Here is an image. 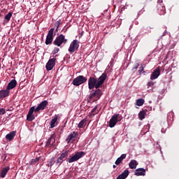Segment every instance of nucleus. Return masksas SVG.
Returning <instances> with one entry per match:
<instances>
[{
	"instance_id": "f257e3e1",
	"label": "nucleus",
	"mask_w": 179,
	"mask_h": 179,
	"mask_svg": "<svg viewBox=\"0 0 179 179\" xmlns=\"http://www.w3.org/2000/svg\"><path fill=\"white\" fill-rule=\"evenodd\" d=\"M107 79V73H103L97 79L96 77H90L88 79V89L92 90V89H99L101 87V85L104 83Z\"/></svg>"
},
{
	"instance_id": "f03ea898",
	"label": "nucleus",
	"mask_w": 179,
	"mask_h": 179,
	"mask_svg": "<svg viewBox=\"0 0 179 179\" xmlns=\"http://www.w3.org/2000/svg\"><path fill=\"white\" fill-rule=\"evenodd\" d=\"M103 94V91L100 89L93 90L90 92V96H89V100H93L94 101H97L101 97Z\"/></svg>"
},
{
	"instance_id": "7ed1b4c3",
	"label": "nucleus",
	"mask_w": 179,
	"mask_h": 179,
	"mask_svg": "<svg viewBox=\"0 0 179 179\" xmlns=\"http://www.w3.org/2000/svg\"><path fill=\"white\" fill-rule=\"evenodd\" d=\"M66 43H68V39L65 38V36L62 34L57 36L53 41L54 45L57 47H61L62 44H66Z\"/></svg>"
},
{
	"instance_id": "20e7f679",
	"label": "nucleus",
	"mask_w": 179,
	"mask_h": 179,
	"mask_svg": "<svg viewBox=\"0 0 179 179\" xmlns=\"http://www.w3.org/2000/svg\"><path fill=\"white\" fill-rule=\"evenodd\" d=\"M86 155V152L83 151L76 152L74 155L67 159L68 163H73V162H78L79 159H82Z\"/></svg>"
},
{
	"instance_id": "39448f33",
	"label": "nucleus",
	"mask_w": 179,
	"mask_h": 179,
	"mask_svg": "<svg viewBox=\"0 0 179 179\" xmlns=\"http://www.w3.org/2000/svg\"><path fill=\"white\" fill-rule=\"evenodd\" d=\"M69 150L64 151L56 160V166H61L68 159Z\"/></svg>"
},
{
	"instance_id": "423d86ee",
	"label": "nucleus",
	"mask_w": 179,
	"mask_h": 179,
	"mask_svg": "<svg viewBox=\"0 0 179 179\" xmlns=\"http://www.w3.org/2000/svg\"><path fill=\"white\" fill-rule=\"evenodd\" d=\"M86 82H87L86 77L78 76L73 80L72 85H73V86H80V85H83V83H86Z\"/></svg>"
},
{
	"instance_id": "0eeeda50",
	"label": "nucleus",
	"mask_w": 179,
	"mask_h": 179,
	"mask_svg": "<svg viewBox=\"0 0 179 179\" xmlns=\"http://www.w3.org/2000/svg\"><path fill=\"white\" fill-rule=\"evenodd\" d=\"M79 41H78L77 39L73 40L71 43L70 46L68 49L69 52H70V54H73V52L78 51V50H79Z\"/></svg>"
},
{
	"instance_id": "6e6552de",
	"label": "nucleus",
	"mask_w": 179,
	"mask_h": 179,
	"mask_svg": "<svg viewBox=\"0 0 179 179\" xmlns=\"http://www.w3.org/2000/svg\"><path fill=\"white\" fill-rule=\"evenodd\" d=\"M54 30H55V28H51L48 31L45 42L46 45H50L52 44V40H54Z\"/></svg>"
},
{
	"instance_id": "1a4fd4ad",
	"label": "nucleus",
	"mask_w": 179,
	"mask_h": 179,
	"mask_svg": "<svg viewBox=\"0 0 179 179\" xmlns=\"http://www.w3.org/2000/svg\"><path fill=\"white\" fill-rule=\"evenodd\" d=\"M48 106V101L44 100L41 101L36 108L35 113H38L40 111H43L47 108Z\"/></svg>"
},
{
	"instance_id": "9d476101",
	"label": "nucleus",
	"mask_w": 179,
	"mask_h": 179,
	"mask_svg": "<svg viewBox=\"0 0 179 179\" xmlns=\"http://www.w3.org/2000/svg\"><path fill=\"white\" fill-rule=\"evenodd\" d=\"M120 117V114H114L109 121V127L110 128H114L117 123L118 122V117Z\"/></svg>"
},
{
	"instance_id": "9b49d317",
	"label": "nucleus",
	"mask_w": 179,
	"mask_h": 179,
	"mask_svg": "<svg viewBox=\"0 0 179 179\" xmlns=\"http://www.w3.org/2000/svg\"><path fill=\"white\" fill-rule=\"evenodd\" d=\"M56 61L57 59L55 58L50 59L45 66L46 71H52V69L55 66Z\"/></svg>"
},
{
	"instance_id": "f8f14e48",
	"label": "nucleus",
	"mask_w": 179,
	"mask_h": 179,
	"mask_svg": "<svg viewBox=\"0 0 179 179\" xmlns=\"http://www.w3.org/2000/svg\"><path fill=\"white\" fill-rule=\"evenodd\" d=\"M160 76V69L159 67L156 68L150 76V80H155Z\"/></svg>"
},
{
	"instance_id": "ddd939ff",
	"label": "nucleus",
	"mask_w": 179,
	"mask_h": 179,
	"mask_svg": "<svg viewBox=\"0 0 179 179\" xmlns=\"http://www.w3.org/2000/svg\"><path fill=\"white\" fill-rule=\"evenodd\" d=\"M79 134L78 133V131H73L71 132L68 137L66 139V142H67V143H70V142L71 141H73L75 139V138H76L77 136H78Z\"/></svg>"
},
{
	"instance_id": "4468645a",
	"label": "nucleus",
	"mask_w": 179,
	"mask_h": 179,
	"mask_svg": "<svg viewBox=\"0 0 179 179\" xmlns=\"http://www.w3.org/2000/svg\"><path fill=\"white\" fill-rule=\"evenodd\" d=\"M134 175L137 176V177H139V176H146V170L143 168H138L135 171Z\"/></svg>"
},
{
	"instance_id": "2eb2a0df",
	"label": "nucleus",
	"mask_w": 179,
	"mask_h": 179,
	"mask_svg": "<svg viewBox=\"0 0 179 179\" xmlns=\"http://www.w3.org/2000/svg\"><path fill=\"white\" fill-rule=\"evenodd\" d=\"M16 85H17V82L16 80H12L7 86V90H12V89H15L16 87Z\"/></svg>"
},
{
	"instance_id": "dca6fc26",
	"label": "nucleus",
	"mask_w": 179,
	"mask_h": 179,
	"mask_svg": "<svg viewBox=\"0 0 179 179\" xmlns=\"http://www.w3.org/2000/svg\"><path fill=\"white\" fill-rule=\"evenodd\" d=\"M10 92L8 90H0V99H5V97H8L9 96Z\"/></svg>"
},
{
	"instance_id": "f3484780",
	"label": "nucleus",
	"mask_w": 179,
	"mask_h": 179,
	"mask_svg": "<svg viewBox=\"0 0 179 179\" xmlns=\"http://www.w3.org/2000/svg\"><path fill=\"white\" fill-rule=\"evenodd\" d=\"M129 176V171L128 169L124 170L120 175H119L116 179H125Z\"/></svg>"
},
{
	"instance_id": "a211bd4d",
	"label": "nucleus",
	"mask_w": 179,
	"mask_h": 179,
	"mask_svg": "<svg viewBox=\"0 0 179 179\" xmlns=\"http://www.w3.org/2000/svg\"><path fill=\"white\" fill-rule=\"evenodd\" d=\"M157 9H158V13L160 15H165V13H166V6H164L162 4H157Z\"/></svg>"
},
{
	"instance_id": "6ab92c4d",
	"label": "nucleus",
	"mask_w": 179,
	"mask_h": 179,
	"mask_svg": "<svg viewBox=\"0 0 179 179\" xmlns=\"http://www.w3.org/2000/svg\"><path fill=\"white\" fill-rule=\"evenodd\" d=\"M15 136H16V131H13L6 134V139H7V141H13Z\"/></svg>"
},
{
	"instance_id": "aec40b11",
	"label": "nucleus",
	"mask_w": 179,
	"mask_h": 179,
	"mask_svg": "<svg viewBox=\"0 0 179 179\" xmlns=\"http://www.w3.org/2000/svg\"><path fill=\"white\" fill-rule=\"evenodd\" d=\"M51 143H55V134H53L50 136L49 139L45 143V146H50V145H51Z\"/></svg>"
},
{
	"instance_id": "412c9836",
	"label": "nucleus",
	"mask_w": 179,
	"mask_h": 179,
	"mask_svg": "<svg viewBox=\"0 0 179 179\" xmlns=\"http://www.w3.org/2000/svg\"><path fill=\"white\" fill-rule=\"evenodd\" d=\"M10 169V168L9 166L3 168L0 173V177H1V178H5V176L8 174V171H9Z\"/></svg>"
},
{
	"instance_id": "4be33fe9",
	"label": "nucleus",
	"mask_w": 179,
	"mask_h": 179,
	"mask_svg": "<svg viewBox=\"0 0 179 179\" xmlns=\"http://www.w3.org/2000/svg\"><path fill=\"white\" fill-rule=\"evenodd\" d=\"M126 157H127V154H122L120 157H119L116 159V161L115 162V164H116V166H118V164L122 163V160H124V159H125Z\"/></svg>"
},
{
	"instance_id": "5701e85b",
	"label": "nucleus",
	"mask_w": 179,
	"mask_h": 179,
	"mask_svg": "<svg viewBox=\"0 0 179 179\" xmlns=\"http://www.w3.org/2000/svg\"><path fill=\"white\" fill-rule=\"evenodd\" d=\"M86 122H87V118L85 117L78 123V128H85V127H86Z\"/></svg>"
},
{
	"instance_id": "b1692460",
	"label": "nucleus",
	"mask_w": 179,
	"mask_h": 179,
	"mask_svg": "<svg viewBox=\"0 0 179 179\" xmlns=\"http://www.w3.org/2000/svg\"><path fill=\"white\" fill-rule=\"evenodd\" d=\"M136 166H138V162L135 159L131 160V162L129 164V169H136Z\"/></svg>"
},
{
	"instance_id": "393cba45",
	"label": "nucleus",
	"mask_w": 179,
	"mask_h": 179,
	"mask_svg": "<svg viewBox=\"0 0 179 179\" xmlns=\"http://www.w3.org/2000/svg\"><path fill=\"white\" fill-rule=\"evenodd\" d=\"M147 111H148V110H141L138 113V118H139V120H141V121H142L143 120H145V117L146 116Z\"/></svg>"
},
{
	"instance_id": "a878e982",
	"label": "nucleus",
	"mask_w": 179,
	"mask_h": 179,
	"mask_svg": "<svg viewBox=\"0 0 179 179\" xmlns=\"http://www.w3.org/2000/svg\"><path fill=\"white\" fill-rule=\"evenodd\" d=\"M57 121H58V116H55L54 118H52L50 121V128L55 127V124H57Z\"/></svg>"
},
{
	"instance_id": "bb28decb",
	"label": "nucleus",
	"mask_w": 179,
	"mask_h": 179,
	"mask_svg": "<svg viewBox=\"0 0 179 179\" xmlns=\"http://www.w3.org/2000/svg\"><path fill=\"white\" fill-rule=\"evenodd\" d=\"M143 104H145L144 99H138L136 100V105L138 107H141V106H143Z\"/></svg>"
},
{
	"instance_id": "cd10ccee",
	"label": "nucleus",
	"mask_w": 179,
	"mask_h": 179,
	"mask_svg": "<svg viewBox=\"0 0 179 179\" xmlns=\"http://www.w3.org/2000/svg\"><path fill=\"white\" fill-rule=\"evenodd\" d=\"M55 163V157H52L49 163L47 164L48 167H50L51 169V167H52V166H54V164Z\"/></svg>"
},
{
	"instance_id": "c85d7f7f",
	"label": "nucleus",
	"mask_w": 179,
	"mask_h": 179,
	"mask_svg": "<svg viewBox=\"0 0 179 179\" xmlns=\"http://www.w3.org/2000/svg\"><path fill=\"white\" fill-rule=\"evenodd\" d=\"M10 17H12V13L9 12L7 15H5L4 19L6 20V23H9V20H10Z\"/></svg>"
},
{
	"instance_id": "c756f323",
	"label": "nucleus",
	"mask_w": 179,
	"mask_h": 179,
	"mask_svg": "<svg viewBox=\"0 0 179 179\" xmlns=\"http://www.w3.org/2000/svg\"><path fill=\"white\" fill-rule=\"evenodd\" d=\"M41 157H36L35 159H32L31 161L29 162V164L33 165V164H36V163H38V162H40V159Z\"/></svg>"
},
{
	"instance_id": "7c9ffc66",
	"label": "nucleus",
	"mask_w": 179,
	"mask_h": 179,
	"mask_svg": "<svg viewBox=\"0 0 179 179\" xmlns=\"http://www.w3.org/2000/svg\"><path fill=\"white\" fill-rule=\"evenodd\" d=\"M35 118L34 115L27 114V121H33Z\"/></svg>"
},
{
	"instance_id": "2f4dec72",
	"label": "nucleus",
	"mask_w": 179,
	"mask_h": 179,
	"mask_svg": "<svg viewBox=\"0 0 179 179\" xmlns=\"http://www.w3.org/2000/svg\"><path fill=\"white\" fill-rule=\"evenodd\" d=\"M99 110H97V106H96L91 111L93 115H96V114H99Z\"/></svg>"
},
{
	"instance_id": "473e14b6",
	"label": "nucleus",
	"mask_w": 179,
	"mask_h": 179,
	"mask_svg": "<svg viewBox=\"0 0 179 179\" xmlns=\"http://www.w3.org/2000/svg\"><path fill=\"white\" fill-rule=\"evenodd\" d=\"M33 113H36V106H31L28 112V114L33 115Z\"/></svg>"
},
{
	"instance_id": "72a5a7b5",
	"label": "nucleus",
	"mask_w": 179,
	"mask_h": 179,
	"mask_svg": "<svg viewBox=\"0 0 179 179\" xmlns=\"http://www.w3.org/2000/svg\"><path fill=\"white\" fill-rule=\"evenodd\" d=\"M138 68H139V63H136L131 69V71H134V73H135V71H136V69H138Z\"/></svg>"
},
{
	"instance_id": "f704fd0d",
	"label": "nucleus",
	"mask_w": 179,
	"mask_h": 179,
	"mask_svg": "<svg viewBox=\"0 0 179 179\" xmlns=\"http://www.w3.org/2000/svg\"><path fill=\"white\" fill-rule=\"evenodd\" d=\"M152 86H155V83L153 81H149L147 84L148 89L152 87Z\"/></svg>"
},
{
	"instance_id": "c9c22d12",
	"label": "nucleus",
	"mask_w": 179,
	"mask_h": 179,
	"mask_svg": "<svg viewBox=\"0 0 179 179\" xmlns=\"http://www.w3.org/2000/svg\"><path fill=\"white\" fill-rule=\"evenodd\" d=\"M143 71H144L143 64H141V66L139 67V69L138 71L139 75H141L142 72H143Z\"/></svg>"
},
{
	"instance_id": "e433bc0d",
	"label": "nucleus",
	"mask_w": 179,
	"mask_h": 179,
	"mask_svg": "<svg viewBox=\"0 0 179 179\" xmlns=\"http://www.w3.org/2000/svg\"><path fill=\"white\" fill-rule=\"evenodd\" d=\"M59 24H61V19L58 20L55 24V27H57V29L59 28Z\"/></svg>"
},
{
	"instance_id": "4c0bfd02",
	"label": "nucleus",
	"mask_w": 179,
	"mask_h": 179,
	"mask_svg": "<svg viewBox=\"0 0 179 179\" xmlns=\"http://www.w3.org/2000/svg\"><path fill=\"white\" fill-rule=\"evenodd\" d=\"M58 52H59V48H55L53 51H52L53 55H55V54H58Z\"/></svg>"
},
{
	"instance_id": "58836bf2",
	"label": "nucleus",
	"mask_w": 179,
	"mask_h": 179,
	"mask_svg": "<svg viewBox=\"0 0 179 179\" xmlns=\"http://www.w3.org/2000/svg\"><path fill=\"white\" fill-rule=\"evenodd\" d=\"M6 113V111L5 110V108H0V115H3Z\"/></svg>"
},
{
	"instance_id": "ea45409f",
	"label": "nucleus",
	"mask_w": 179,
	"mask_h": 179,
	"mask_svg": "<svg viewBox=\"0 0 179 179\" xmlns=\"http://www.w3.org/2000/svg\"><path fill=\"white\" fill-rule=\"evenodd\" d=\"M157 3H158V5H162V3H163V0H159L157 1Z\"/></svg>"
},
{
	"instance_id": "a19ab883",
	"label": "nucleus",
	"mask_w": 179,
	"mask_h": 179,
	"mask_svg": "<svg viewBox=\"0 0 179 179\" xmlns=\"http://www.w3.org/2000/svg\"><path fill=\"white\" fill-rule=\"evenodd\" d=\"M113 169H116L117 168V165H113Z\"/></svg>"
},
{
	"instance_id": "79ce46f5",
	"label": "nucleus",
	"mask_w": 179,
	"mask_h": 179,
	"mask_svg": "<svg viewBox=\"0 0 179 179\" xmlns=\"http://www.w3.org/2000/svg\"><path fill=\"white\" fill-rule=\"evenodd\" d=\"M117 2H122V1H124V0H117Z\"/></svg>"
},
{
	"instance_id": "37998d69",
	"label": "nucleus",
	"mask_w": 179,
	"mask_h": 179,
	"mask_svg": "<svg viewBox=\"0 0 179 179\" xmlns=\"http://www.w3.org/2000/svg\"><path fill=\"white\" fill-rule=\"evenodd\" d=\"M122 10H125V6L122 8Z\"/></svg>"
},
{
	"instance_id": "c03bdc74",
	"label": "nucleus",
	"mask_w": 179,
	"mask_h": 179,
	"mask_svg": "<svg viewBox=\"0 0 179 179\" xmlns=\"http://www.w3.org/2000/svg\"><path fill=\"white\" fill-rule=\"evenodd\" d=\"M58 30H59L58 28L56 27L55 31H58Z\"/></svg>"
},
{
	"instance_id": "a18cd8bd",
	"label": "nucleus",
	"mask_w": 179,
	"mask_h": 179,
	"mask_svg": "<svg viewBox=\"0 0 179 179\" xmlns=\"http://www.w3.org/2000/svg\"><path fill=\"white\" fill-rule=\"evenodd\" d=\"M150 29H153V27H150Z\"/></svg>"
},
{
	"instance_id": "49530a36",
	"label": "nucleus",
	"mask_w": 179,
	"mask_h": 179,
	"mask_svg": "<svg viewBox=\"0 0 179 179\" xmlns=\"http://www.w3.org/2000/svg\"><path fill=\"white\" fill-rule=\"evenodd\" d=\"M0 29H1V25H0Z\"/></svg>"
}]
</instances>
